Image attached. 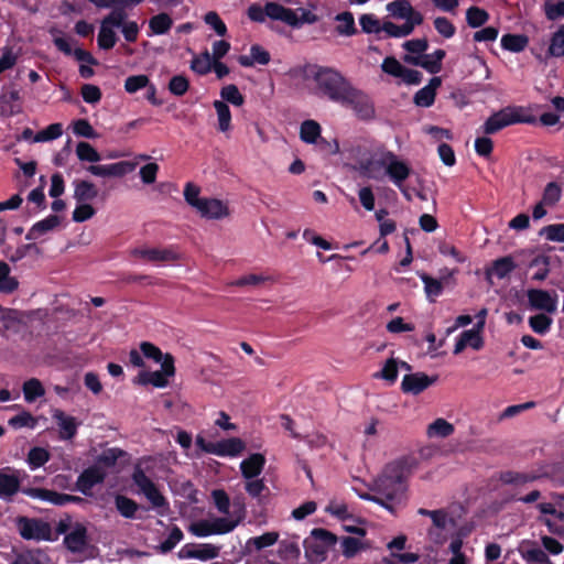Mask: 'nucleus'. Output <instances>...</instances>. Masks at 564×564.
Here are the masks:
<instances>
[{
    "label": "nucleus",
    "mask_w": 564,
    "mask_h": 564,
    "mask_svg": "<svg viewBox=\"0 0 564 564\" xmlns=\"http://www.w3.org/2000/svg\"><path fill=\"white\" fill-rule=\"evenodd\" d=\"M52 416L59 427L61 440L66 441L75 437L79 423L74 416L66 415L65 412L59 409L54 410Z\"/></svg>",
    "instance_id": "nucleus-18"
},
{
    "label": "nucleus",
    "mask_w": 564,
    "mask_h": 564,
    "mask_svg": "<svg viewBox=\"0 0 564 564\" xmlns=\"http://www.w3.org/2000/svg\"><path fill=\"white\" fill-rule=\"evenodd\" d=\"M417 466L413 456H403L386 465L382 474L376 479L373 495L364 494L360 498L373 501L389 511H393L391 502H401L406 491V480Z\"/></svg>",
    "instance_id": "nucleus-1"
},
{
    "label": "nucleus",
    "mask_w": 564,
    "mask_h": 564,
    "mask_svg": "<svg viewBox=\"0 0 564 564\" xmlns=\"http://www.w3.org/2000/svg\"><path fill=\"white\" fill-rule=\"evenodd\" d=\"M21 492L33 499H39L54 506H62L63 494L54 490L39 487H22Z\"/></svg>",
    "instance_id": "nucleus-27"
},
{
    "label": "nucleus",
    "mask_w": 564,
    "mask_h": 564,
    "mask_svg": "<svg viewBox=\"0 0 564 564\" xmlns=\"http://www.w3.org/2000/svg\"><path fill=\"white\" fill-rule=\"evenodd\" d=\"M53 43L58 51L63 52L65 55L73 54L79 62H86L91 65H96L98 63L97 59L88 51L79 47L73 51L70 44L64 37H54Z\"/></svg>",
    "instance_id": "nucleus-28"
},
{
    "label": "nucleus",
    "mask_w": 564,
    "mask_h": 564,
    "mask_svg": "<svg viewBox=\"0 0 564 564\" xmlns=\"http://www.w3.org/2000/svg\"><path fill=\"white\" fill-rule=\"evenodd\" d=\"M175 373L174 357L171 354H165L161 365V370L156 371H141L133 379L135 384L148 386L151 384L155 388H165L169 384V377Z\"/></svg>",
    "instance_id": "nucleus-7"
},
{
    "label": "nucleus",
    "mask_w": 564,
    "mask_h": 564,
    "mask_svg": "<svg viewBox=\"0 0 564 564\" xmlns=\"http://www.w3.org/2000/svg\"><path fill=\"white\" fill-rule=\"evenodd\" d=\"M22 98L15 88L3 89L0 94V117L10 118L22 112Z\"/></svg>",
    "instance_id": "nucleus-13"
},
{
    "label": "nucleus",
    "mask_w": 564,
    "mask_h": 564,
    "mask_svg": "<svg viewBox=\"0 0 564 564\" xmlns=\"http://www.w3.org/2000/svg\"><path fill=\"white\" fill-rule=\"evenodd\" d=\"M115 507L117 511L126 519H134L140 506L131 498L123 495L115 496Z\"/></svg>",
    "instance_id": "nucleus-36"
},
{
    "label": "nucleus",
    "mask_w": 564,
    "mask_h": 564,
    "mask_svg": "<svg viewBox=\"0 0 564 564\" xmlns=\"http://www.w3.org/2000/svg\"><path fill=\"white\" fill-rule=\"evenodd\" d=\"M267 15L271 20L281 21L285 24H295V11L278 2H267Z\"/></svg>",
    "instance_id": "nucleus-29"
},
{
    "label": "nucleus",
    "mask_w": 564,
    "mask_h": 564,
    "mask_svg": "<svg viewBox=\"0 0 564 564\" xmlns=\"http://www.w3.org/2000/svg\"><path fill=\"white\" fill-rule=\"evenodd\" d=\"M131 479L133 484L139 488V491L145 496V498L150 501L153 508L156 509H167L169 501L159 490L156 485L149 478L142 467L137 465L133 468Z\"/></svg>",
    "instance_id": "nucleus-5"
},
{
    "label": "nucleus",
    "mask_w": 564,
    "mask_h": 564,
    "mask_svg": "<svg viewBox=\"0 0 564 564\" xmlns=\"http://www.w3.org/2000/svg\"><path fill=\"white\" fill-rule=\"evenodd\" d=\"M446 56V52L442 48L435 50L432 54H424L421 56H413L406 54L403 61L413 66H420L427 70L430 74H437L442 69V61Z\"/></svg>",
    "instance_id": "nucleus-9"
},
{
    "label": "nucleus",
    "mask_w": 564,
    "mask_h": 564,
    "mask_svg": "<svg viewBox=\"0 0 564 564\" xmlns=\"http://www.w3.org/2000/svg\"><path fill=\"white\" fill-rule=\"evenodd\" d=\"M184 538L182 530L177 525H173L167 539L163 541L159 546L155 547L158 553L166 554L171 552L177 543Z\"/></svg>",
    "instance_id": "nucleus-48"
},
{
    "label": "nucleus",
    "mask_w": 564,
    "mask_h": 564,
    "mask_svg": "<svg viewBox=\"0 0 564 564\" xmlns=\"http://www.w3.org/2000/svg\"><path fill=\"white\" fill-rule=\"evenodd\" d=\"M528 301L533 310L554 313L556 311L557 295L552 296L549 291L530 289L527 292Z\"/></svg>",
    "instance_id": "nucleus-12"
},
{
    "label": "nucleus",
    "mask_w": 564,
    "mask_h": 564,
    "mask_svg": "<svg viewBox=\"0 0 564 564\" xmlns=\"http://www.w3.org/2000/svg\"><path fill=\"white\" fill-rule=\"evenodd\" d=\"M543 12L549 21L564 18V0H544Z\"/></svg>",
    "instance_id": "nucleus-50"
},
{
    "label": "nucleus",
    "mask_w": 564,
    "mask_h": 564,
    "mask_svg": "<svg viewBox=\"0 0 564 564\" xmlns=\"http://www.w3.org/2000/svg\"><path fill=\"white\" fill-rule=\"evenodd\" d=\"M61 224V217L57 215H48L46 218L35 223L28 231L26 240H36L41 236L54 230Z\"/></svg>",
    "instance_id": "nucleus-26"
},
{
    "label": "nucleus",
    "mask_w": 564,
    "mask_h": 564,
    "mask_svg": "<svg viewBox=\"0 0 564 564\" xmlns=\"http://www.w3.org/2000/svg\"><path fill=\"white\" fill-rule=\"evenodd\" d=\"M63 133L62 123H52L45 129L39 131L34 137V142H46L59 138Z\"/></svg>",
    "instance_id": "nucleus-58"
},
{
    "label": "nucleus",
    "mask_w": 564,
    "mask_h": 564,
    "mask_svg": "<svg viewBox=\"0 0 564 564\" xmlns=\"http://www.w3.org/2000/svg\"><path fill=\"white\" fill-rule=\"evenodd\" d=\"M488 20L489 13L485 9L473 6L466 11V22L473 29L482 26Z\"/></svg>",
    "instance_id": "nucleus-44"
},
{
    "label": "nucleus",
    "mask_w": 564,
    "mask_h": 564,
    "mask_svg": "<svg viewBox=\"0 0 564 564\" xmlns=\"http://www.w3.org/2000/svg\"><path fill=\"white\" fill-rule=\"evenodd\" d=\"M422 282L424 283V290L427 299L431 302L435 301V297L443 293L444 286L441 280L430 276L427 273L420 274Z\"/></svg>",
    "instance_id": "nucleus-45"
},
{
    "label": "nucleus",
    "mask_w": 564,
    "mask_h": 564,
    "mask_svg": "<svg viewBox=\"0 0 564 564\" xmlns=\"http://www.w3.org/2000/svg\"><path fill=\"white\" fill-rule=\"evenodd\" d=\"M384 156L388 160L386 174L397 187L402 188L404 181L411 174V167L391 151L384 152Z\"/></svg>",
    "instance_id": "nucleus-11"
},
{
    "label": "nucleus",
    "mask_w": 564,
    "mask_h": 564,
    "mask_svg": "<svg viewBox=\"0 0 564 564\" xmlns=\"http://www.w3.org/2000/svg\"><path fill=\"white\" fill-rule=\"evenodd\" d=\"M50 459V453L43 447H32L28 454V464L31 469H36L45 465Z\"/></svg>",
    "instance_id": "nucleus-56"
},
{
    "label": "nucleus",
    "mask_w": 564,
    "mask_h": 564,
    "mask_svg": "<svg viewBox=\"0 0 564 564\" xmlns=\"http://www.w3.org/2000/svg\"><path fill=\"white\" fill-rule=\"evenodd\" d=\"M387 10L398 19L411 20L415 14H421L414 10L408 0H397L387 4Z\"/></svg>",
    "instance_id": "nucleus-35"
},
{
    "label": "nucleus",
    "mask_w": 564,
    "mask_h": 564,
    "mask_svg": "<svg viewBox=\"0 0 564 564\" xmlns=\"http://www.w3.org/2000/svg\"><path fill=\"white\" fill-rule=\"evenodd\" d=\"M265 465V457L260 453L251 454L248 458L240 463L241 475L246 479L258 477Z\"/></svg>",
    "instance_id": "nucleus-24"
},
{
    "label": "nucleus",
    "mask_w": 564,
    "mask_h": 564,
    "mask_svg": "<svg viewBox=\"0 0 564 564\" xmlns=\"http://www.w3.org/2000/svg\"><path fill=\"white\" fill-rule=\"evenodd\" d=\"M529 44V37L525 34L507 33L501 37V47L512 53H520Z\"/></svg>",
    "instance_id": "nucleus-33"
},
{
    "label": "nucleus",
    "mask_w": 564,
    "mask_h": 564,
    "mask_svg": "<svg viewBox=\"0 0 564 564\" xmlns=\"http://www.w3.org/2000/svg\"><path fill=\"white\" fill-rule=\"evenodd\" d=\"M214 108L218 116V128L221 132H226L230 128L231 112L229 106L223 100H215Z\"/></svg>",
    "instance_id": "nucleus-49"
},
{
    "label": "nucleus",
    "mask_w": 564,
    "mask_h": 564,
    "mask_svg": "<svg viewBox=\"0 0 564 564\" xmlns=\"http://www.w3.org/2000/svg\"><path fill=\"white\" fill-rule=\"evenodd\" d=\"M127 17H128V14L126 12V8L115 7V8H112V11L101 20V22H104V24H107L111 28H120L121 25H123L127 22L126 21Z\"/></svg>",
    "instance_id": "nucleus-61"
},
{
    "label": "nucleus",
    "mask_w": 564,
    "mask_h": 564,
    "mask_svg": "<svg viewBox=\"0 0 564 564\" xmlns=\"http://www.w3.org/2000/svg\"><path fill=\"white\" fill-rule=\"evenodd\" d=\"M278 554L283 561H292L299 558L301 550L296 541L283 540L279 544Z\"/></svg>",
    "instance_id": "nucleus-52"
},
{
    "label": "nucleus",
    "mask_w": 564,
    "mask_h": 564,
    "mask_svg": "<svg viewBox=\"0 0 564 564\" xmlns=\"http://www.w3.org/2000/svg\"><path fill=\"white\" fill-rule=\"evenodd\" d=\"M7 469H0V498L8 499L21 491V482L17 471L8 474Z\"/></svg>",
    "instance_id": "nucleus-22"
},
{
    "label": "nucleus",
    "mask_w": 564,
    "mask_h": 564,
    "mask_svg": "<svg viewBox=\"0 0 564 564\" xmlns=\"http://www.w3.org/2000/svg\"><path fill=\"white\" fill-rule=\"evenodd\" d=\"M547 53L553 57H564V24L552 34Z\"/></svg>",
    "instance_id": "nucleus-46"
},
{
    "label": "nucleus",
    "mask_w": 564,
    "mask_h": 564,
    "mask_svg": "<svg viewBox=\"0 0 564 564\" xmlns=\"http://www.w3.org/2000/svg\"><path fill=\"white\" fill-rule=\"evenodd\" d=\"M321 126L317 121L308 119L302 122L300 138L303 142L313 144L321 135Z\"/></svg>",
    "instance_id": "nucleus-39"
},
{
    "label": "nucleus",
    "mask_w": 564,
    "mask_h": 564,
    "mask_svg": "<svg viewBox=\"0 0 564 564\" xmlns=\"http://www.w3.org/2000/svg\"><path fill=\"white\" fill-rule=\"evenodd\" d=\"M22 391H23L24 400L28 403H32L45 394V389H44L42 382L36 378H31V379L24 381V383L22 386Z\"/></svg>",
    "instance_id": "nucleus-38"
},
{
    "label": "nucleus",
    "mask_w": 564,
    "mask_h": 564,
    "mask_svg": "<svg viewBox=\"0 0 564 564\" xmlns=\"http://www.w3.org/2000/svg\"><path fill=\"white\" fill-rule=\"evenodd\" d=\"M134 164L128 161H120L117 163L106 165H89L86 171L95 176L100 177H122L133 171Z\"/></svg>",
    "instance_id": "nucleus-14"
},
{
    "label": "nucleus",
    "mask_w": 564,
    "mask_h": 564,
    "mask_svg": "<svg viewBox=\"0 0 564 564\" xmlns=\"http://www.w3.org/2000/svg\"><path fill=\"white\" fill-rule=\"evenodd\" d=\"M550 241L564 242V224H552L544 226L540 232Z\"/></svg>",
    "instance_id": "nucleus-63"
},
{
    "label": "nucleus",
    "mask_w": 564,
    "mask_h": 564,
    "mask_svg": "<svg viewBox=\"0 0 564 564\" xmlns=\"http://www.w3.org/2000/svg\"><path fill=\"white\" fill-rule=\"evenodd\" d=\"M63 543L72 553L83 552L88 544L87 528L83 523L77 522L73 530L65 534Z\"/></svg>",
    "instance_id": "nucleus-15"
},
{
    "label": "nucleus",
    "mask_w": 564,
    "mask_h": 564,
    "mask_svg": "<svg viewBox=\"0 0 564 564\" xmlns=\"http://www.w3.org/2000/svg\"><path fill=\"white\" fill-rule=\"evenodd\" d=\"M279 540V533L275 531L265 532L262 535L251 538L248 544H251L256 550L260 551L264 547L275 544Z\"/></svg>",
    "instance_id": "nucleus-62"
},
{
    "label": "nucleus",
    "mask_w": 564,
    "mask_h": 564,
    "mask_svg": "<svg viewBox=\"0 0 564 564\" xmlns=\"http://www.w3.org/2000/svg\"><path fill=\"white\" fill-rule=\"evenodd\" d=\"M220 97L227 104L240 107L245 104V96L235 84L224 86L220 90Z\"/></svg>",
    "instance_id": "nucleus-51"
},
{
    "label": "nucleus",
    "mask_w": 564,
    "mask_h": 564,
    "mask_svg": "<svg viewBox=\"0 0 564 564\" xmlns=\"http://www.w3.org/2000/svg\"><path fill=\"white\" fill-rule=\"evenodd\" d=\"M311 77L316 84L317 94L336 104L351 87L350 82L332 67L314 65L311 67Z\"/></svg>",
    "instance_id": "nucleus-2"
},
{
    "label": "nucleus",
    "mask_w": 564,
    "mask_h": 564,
    "mask_svg": "<svg viewBox=\"0 0 564 564\" xmlns=\"http://www.w3.org/2000/svg\"><path fill=\"white\" fill-rule=\"evenodd\" d=\"M359 24L364 33H379L382 30L379 19L372 13H365L359 17Z\"/></svg>",
    "instance_id": "nucleus-60"
},
{
    "label": "nucleus",
    "mask_w": 564,
    "mask_h": 564,
    "mask_svg": "<svg viewBox=\"0 0 564 564\" xmlns=\"http://www.w3.org/2000/svg\"><path fill=\"white\" fill-rule=\"evenodd\" d=\"M172 25H173V20L165 12H161L156 15H153L149 20V28H150L151 32L156 35H162V34L167 33L171 30Z\"/></svg>",
    "instance_id": "nucleus-41"
},
{
    "label": "nucleus",
    "mask_w": 564,
    "mask_h": 564,
    "mask_svg": "<svg viewBox=\"0 0 564 564\" xmlns=\"http://www.w3.org/2000/svg\"><path fill=\"white\" fill-rule=\"evenodd\" d=\"M508 127L505 116L501 113V110L491 115L482 126V132L485 134H494L501 129Z\"/></svg>",
    "instance_id": "nucleus-54"
},
{
    "label": "nucleus",
    "mask_w": 564,
    "mask_h": 564,
    "mask_svg": "<svg viewBox=\"0 0 564 564\" xmlns=\"http://www.w3.org/2000/svg\"><path fill=\"white\" fill-rule=\"evenodd\" d=\"M14 527L23 540L26 541H54L52 525L41 518L18 516Z\"/></svg>",
    "instance_id": "nucleus-4"
},
{
    "label": "nucleus",
    "mask_w": 564,
    "mask_h": 564,
    "mask_svg": "<svg viewBox=\"0 0 564 564\" xmlns=\"http://www.w3.org/2000/svg\"><path fill=\"white\" fill-rule=\"evenodd\" d=\"M10 564H54V562L45 551L31 549L15 554Z\"/></svg>",
    "instance_id": "nucleus-23"
},
{
    "label": "nucleus",
    "mask_w": 564,
    "mask_h": 564,
    "mask_svg": "<svg viewBox=\"0 0 564 564\" xmlns=\"http://www.w3.org/2000/svg\"><path fill=\"white\" fill-rule=\"evenodd\" d=\"M442 85V78L434 76L430 79L429 84L419 89L414 97L413 102L417 107L429 108L435 102L436 90Z\"/></svg>",
    "instance_id": "nucleus-17"
},
{
    "label": "nucleus",
    "mask_w": 564,
    "mask_h": 564,
    "mask_svg": "<svg viewBox=\"0 0 564 564\" xmlns=\"http://www.w3.org/2000/svg\"><path fill=\"white\" fill-rule=\"evenodd\" d=\"M398 366L399 364L394 358H389L382 369L375 373V378H381L389 383H394L398 379Z\"/></svg>",
    "instance_id": "nucleus-59"
},
{
    "label": "nucleus",
    "mask_w": 564,
    "mask_h": 564,
    "mask_svg": "<svg viewBox=\"0 0 564 564\" xmlns=\"http://www.w3.org/2000/svg\"><path fill=\"white\" fill-rule=\"evenodd\" d=\"M246 448L245 442L239 437H230L216 442L213 449V455L220 457H236L239 456Z\"/></svg>",
    "instance_id": "nucleus-19"
},
{
    "label": "nucleus",
    "mask_w": 564,
    "mask_h": 564,
    "mask_svg": "<svg viewBox=\"0 0 564 564\" xmlns=\"http://www.w3.org/2000/svg\"><path fill=\"white\" fill-rule=\"evenodd\" d=\"M74 198L77 203H86L94 200L98 196V188L96 185L86 180L74 181Z\"/></svg>",
    "instance_id": "nucleus-30"
},
{
    "label": "nucleus",
    "mask_w": 564,
    "mask_h": 564,
    "mask_svg": "<svg viewBox=\"0 0 564 564\" xmlns=\"http://www.w3.org/2000/svg\"><path fill=\"white\" fill-rule=\"evenodd\" d=\"M117 41L118 36L113 31V28L101 22L99 33L97 36L98 47L104 51H109L115 47Z\"/></svg>",
    "instance_id": "nucleus-40"
},
{
    "label": "nucleus",
    "mask_w": 564,
    "mask_h": 564,
    "mask_svg": "<svg viewBox=\"0 0 564 564\" xmlns=\"http://www.w3.org/2000/svg\"><path fill=\"white\" fill-rule=\"evenodd\" d=\"M438 380V376H429L424 372H414L405 375L401 382L403 393L417 395L433 386Z\"/></svg>",
    "instance_id": "nucleus-8"
},
{
    "label": "nucleus",
    "mask_w": 564,
    "mask_h": 564,
    "mask_svg": "<svg viewBox=\"0 0 564 564\" xmlns=\"http://www.w3.org/2000/svg\"><path fill=\"white\" fill-rule=\"evenodd\" d=\"M335 21L338 22L335 30L339 35L352 36L358 33L355 24L354 14L350 11H344L335 17Z\"/></svg>",
    "instance_id": "nucleus-34"
},
{
    "label": "nucleus",
    "mask_w": 564,
    "mask_h": 564,
    "mask_svg": "<svg viewBox=\"0 0 564 564\" xmlns=\"http://www.w3.org/2000/svg\"><path fill=\"white\" fill-rule=\"evenodd\" d=\"M104 479L105 474L99 468L88 467L78 476L75 489L85 496H90L93 487L101 484Z\"/></svg>",
    "instance_id": "nucleus-16"
},
{
    "label": "nucleus",
    "mask_w": 564,
    "mask_h": 564,
    "mask_svg": "<svg viewBox=\"0 0 564 564\" xmlns=\"http://www.w3.org/2000/svg\"><path fill=\"white\" fill-rule=\"evenodd\" d=\"M8 423L13 429L29 427L33 430L37 424V419L33 416L29 411L23 410L19 414L9 419Z\"/></svg>",
    "instance_id": "nucleus-53"
},
{
    "label": "nucleus",
    "mask_w": 564,
    "mask_h": 564,
    "mask_svg": "<svg viewBox=\"0 0 564 564\" xmlns=\"http://www.w3.org/2000/svg\"><path fill=\"white\" fill-rule=\"evenodd\" d=\"M501 113L505 116L508 126L535 122V118L532 115L527 113L522 107H506L501 109Z\"/></svg>",
    "instance_id": "nucleus-32"
},
{
    "label": "nucleus",
    "mask_w": 564,
    "mask_h": 564,
    "mask_svg": "<svg viewBox=\"0 0 564 564\" xmlns=\"http://www.w3.org/2000/svg\"><path fill=\"white\" fill-rule=\"evenodd\" d=\"M188 88L189 82L184 75H175L170 79L169 90L177 97L185 95Z\"/></svg>",
    "instance_id": "nucleus-64"
},
{
    "label": "nucleus",
    "mask_w": 564,
    "mask_h": 564,
    "mask_svg": "<svg viewBox=\"0 0 564 564\" xmlns=\"http://www.w3.org/2000/svg\"><path fill=\"white\" fill-rule=\"evenodd\" d=\"M552 318L543 313L529 317V325L539 335L546 334L552 325Z\"/></svg>",
    "instance_id": "nucleus-55"
},
{
    "label": "nucleus",
    "mask_w": 564,
    "mask_h": 564,
    "mask_svg": "<svg viewBox=\"0 0 564 564\" xmlns=\"http://www.w3.org/2000/svg\"><path fill=\"white\" fill-rule=\"evenodd\" d=\"M10 267L7 262L0 261V292L12 293L19 288V282L10 275Z\"/></svg>",
    "instance_id": "nucleus-42"
},
{
    "label": "nucleus",
    "mask_w": 564,
    "mask_h": 564,
    "mask_svg": "<svg viewBox=\"0 0 564 564\" xmlns=\"http://www.w3.org/2000/svg\"><path fill=\"white\" fill-rule=\"evenodd\" d=\"M213 61L208 51H205L200 56H195L191 62V69L198 75H206L212 70Z\"/></svg>",
    "instance_id": "nucleus-57"
},
{
    "label": "nucleus",
    "mask_w": 564,
    "mask_h": 564,
    "mask_svg": "<svg viewBox=\"0 0 564 564\" xmlns=\"http://www.w3.org/2000/svg\"><path fill=\"white\" fill-rule=\"evenodd\" d=\"M131 256L144 259L149 262H175L180 259L178 252L172 248H134L131 250Z\"/></svg>",
    "instance_id": "nucleus-10"
},
{
    "label": "nucleus",
    "mask_w": 564,
    "mask_h": 564,
    "mask_svg": "<svg viewBox=\"0 0 564 564\" xmlns=\"http://www.w3.org/2000/svg\"><path fill=\"white\" fill-rule=\"evenodd\" d=\"M76 155L83 162L96 163L101 160L100 153L90 143L85 141L77 143Z\"/></svg>",
    "instance_id": "nucleus-47"
},
{
    "label": "nucleus",
    "mask_w": 564,
    "mask_h": 564,
    "mask_svg": "<svg viewBox=\"0 0 564 564\" xmlns=\"http://www.w3.org/2000/svg\"><path fill=\"white\" fill-rule=\"evenodd\" d=\"M387 161L384 155L381 159H369L361 163V172L369 178L381 180L386 173Z\"/></svg>",
    "instance_id": "nucleus-31"
},
{
    "label": "nucleus",
    "mask_w": 564,
    "mask_h": 564,
    "mask_svg": "<svg viewBox=\"0 0 564 564\" xmlns=\"http://www.w3.org/2000/svg\"><path fill=\"white\" fill-rule=\"evenodd\" d=\"M337 543V536L323 528H315L311 532V540H304L305 556L311 563H322L327 552Z\"/></svg>",
    "instance_id": "nucleus-3"
},
{
    "label": "nucleus",
    "mask_w": 564,
    "mask_h": 564,
    "mask_svg": "<svg viewBox=\"0 0 564 564\" xmlns=\"http://www.w3.org/2000/svg\"><path fill=\"white\" fill-rule=\"evenodd\" d=\"M339 105L352 109L361 120H369L375 117V107L369 96L352 85L341 98Z\"/></svg>",
    "instance_id": "nucleus-6"
},
{
    "label": "nucleus",
    "mask_w": 564,
    "mask_h": 564,
    "mask_svg": "<svg viewBox=\"0 0 564 564\" xmlns=\"http://www.w3.org/2000/svg\"><path fill=\"white\" fill-rule=\"evenodd\" d=\"M197 212L202 217L208 219H220L229 214L228 207L221 200L216 198H204V200L200 202Z\"/></svg>",
    "instance_id": "nucleus-21"
},
{
    "label": "nucleus",
    "mask_w": 564,
    "mask_h": 564,
    "mask_svg": "<svg viewBox=\"0 0 564 564\" xmlns=\"http://www.w3.org/2000/svg\"><path fill=\"white\" fill-rule=\"evenodd\" d=\"M516 268L517 263L511 256L501 257L494 260L491 267L486 270V278L490 280V276L495 275L498 279H505L509 276Z\"/></svg>",
    "instance_id": "nucleus-25"
},
{
    "label": "nucleus",
    "mask_w": 564,
    "mask_h": 564,
    "mask_svg": "<svg viewBox=\"0 0 564 564\" xmlns=\"http://www.w3.org/2000/svg\"><path fill=\"white\" fill-rule=\"evenodd\" d=\"M454 425L447 422L445 419H436L427 427V435L430 437H448L454 433Z\"/></svg>",
    "instance_id": "nucleus-43"
},
{
    "label": "nucleus",
    "mask_w": 564,
    "mask_h": 564,
    "mask_svg": "<svg viewBox=\"0 0 564 564\" xmlns=\"http://www.w3.org/2000/svg\"><path fill=\"white\" fill-rule=\"evenodd\" d=\"M539 478L535 474L519 473L513 470H506L500 474V481L505 485L521 486L532 482Z\"/></svg>",
    "instance_id": "nucleus-37"
},
{
    "label": "nucleus",
    "mask_w": 564,
    "mask_h": 564,
    "mask_svg": "<svg viewBox=\"0 0 564 564\" xmlns=\"http://www.w3.org/2000/svg\"><path fill=\"white\" fill-rule=\"evenodd\" d=\"M423 23V15L415 14L414 19L405 20V23L402 25H397L391 21H386L382 24V30L390 37H403L412 34L414 28Z\"/></svg>",
    "instance_id": "nucleus-20"
}]
</instances>
